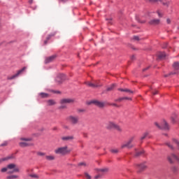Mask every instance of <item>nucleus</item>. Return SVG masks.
Instances as JSON below:
<instances>
[{
  "instance_id": "f257e3e1",
  "label": "nucleus",
  "mask_w": 179,
  "mask_h": 179,
  "mask_svg": "<svg viewBox=\"0 0 179 179\" xmlns=\"http://www.w3.org/2000/svg\"><path fill=\"white\" fill-rule=\"evenodd\" d=\"M7 174H13V173H20V169L15 164H10L7 165V167H4L1 169V173H6Z\"/></svg>"
},
{
  "instance_id": "f03ea898",
  "label": "nucleus",
  "mask_w": 179,
  "mask_h": 179,
  "mask_svg": "<svg viewBox=\"0 0 179 179\" xmlns=\"http://www.w3.org/2000/svg\"><path fill=\"white\" fill-rule=\"evenodd\" d=\"M72 152V150L69 149L68 146L65 145L64 147H60L55 150V153L56 155H69Z\"/></svg>"
},
{
  "instance_id": "7ed1b4c3",
  "label": "nucleus",
  "mask_w": 179,
  "mask_h": 179,
  "mask_svg": "<svg viewBox=\"0 0 179 179\" xmlns=\"http://www.w3.org/2000/svg\"><path fill=\"white\" fill-rule=\"evenodd\" d=\"M20 141H22L19 143V145L20 148H27L29 146H33V143L31 141L33 139L31 138H20Z\"/></svg>"
},
{
  "instance_id": "20e7f679",
  "label": "nucleus",
  "mask_w": 179,
  "mask_h": 179,
  "mask_svg": "<svg viewBox=\"0 0 179 179\" xmlns=\"http://www.w3.org/2000/svg\"><path fill=\"white\" fill-rule=\"evenodd\" d=\"M106 129H116V131H118L119 132L122 131V129L120 125L111 121L106 124Z\"/></svg>"
},
{
  "instance_id": "39448f33",
  "label": "nucleus",
  "mask_w": 179,
  "mask_h": 179,
  "mask_svg": "<svg viewBox=\"0 0 179 179\" xmlns=\"http://www.w3.org/2000/svg\"><path fill=\"white\" fill-rule=\"evenodd\" d=\"M155 124L159 129H164V131H169L170 129V127L166 120H164L161 124H159L157 122H155Z\"/></svg>"
},
{
  "instance_id": "423d86ee",
  "label": "nucleus",
  "mask_w": 179,
  "mask_h": 179,
  "mask_svg": "<svg viewBox=\"0 0 179 179\" xmlns=\"http://www.w3.org/2000/svg\"><path fill=\"white\" fill-rule=\"evenodd\" d=\"M67 120L72 124V125L79 124V116L78 115H70L67 117Z\"/></svg>"
},
{
  "instance_id": "0eeeda50",
  "label": "nucleus",
  "mask_w": 179,
  "mask_h": 179,
  "mask_svg": "<svg viewBox=\"0 0 179 179\" xmlns=\"http://www.w3.org/2000/svg\"><path fill=\"white\" fill-rule=\"evenodd\" d=\"M134 139H135L134 137H131L129 139L127 142L122 145V149H124V148H127L128 149H132L134 148V144H132V142H134Z\"/></svg>"
},
{
  "instance_id": "6e6552de",
  "label": "nucleus",
  "mask_w": 179,
  "mask_h": 179,
  "mask_svg": "<svg viewBox=\"0 0 179 179\" xmlns=\"http://www.w3.org/2000/svg\"><path fill=\"white\" fill-rule=\"evenodd\" d=\"M92 104H94L95 106H97V107H99L100 108H103L104 106H106V103L104 102H101L100 101L94 100L91 102Z\"/></svg>"
},
{
  "instance_id": "1a4fd4ad",
  "label": "nucleus",
  "mask_w": 179,
  "mask_h": 179,
  "mask_svg": "<svg viewBox=\"0 0 179 179\" xmlns=\"http://www.w3.org/2000/svg\"><path fill=\"white\" fill-rule=\"evenodd\" d=\"M146 167L147 166L145 162L137 164V170L138 173H141V171H143V170H145Z\"/></svg>"
},
{
  "instance_id": "9d476101",
  "label": "nucleus",
  "mask_w": 179,
  "mask_h": 179,
  "mask_svg": "<svg viewBox=\"0 0 179 179\" xmlns=\"http://www.w3.org/2000/svg\"><path fill=\"white\" fill-rule=\"evenodd\" d=\"M23 72H24V69H22L18 71L16 74L10 76V77H8V80H12V79H15V78H17V76H19V75H22V73H23Z\"/></svg>"
},
{
  "instance_id": "9b49d317",
  "label": "nucleus",
  "mask_w": 179,
  "mask_h": 179,
  "mask_svg": "<svg viewBox=\"0 0 179 179\" xmlns=\"http://www.w3.org/2000/svg\"><path fill=\"white\" fill-rule=\"evenodd\" d=\"M65 79H66L65 75L59 74L56 78V82H57V83H62V82H64Z\"/></svg>"
},
{
  "instance_id": "f8f14e48",
  "label": "nucleus",
  "mask_w": 179,
  "mask_h": 179,
  "mask_svg": "<svg viewBox=\"0 0 179 179\" xmlns=\"http://www.w3.org/2000/svg\"><path fill=\"white\" fill-rule=\"evenodd\" d=\"M55 58H57V56L55 55L46 57L45 59V64H50V62H52V61H54Z\"/></svg>"
},
{
  "instance_id": "ddd939ff",
  "label": "nucleus",
  "mask_w": 179,
  "mask_h": 179,
  "mask_svg": "<svg viewBox=\"0 0 179 179\" xmlns=\"http://www.w3.org/2000/svg\"><path fill=\"white\" fill-rule=\"evenodd\" d=\"M149 24H151L152 26H157L160 24V20L159 19H152L150 20Z\"/></svg>"
},
{
  "instance_id": "4468645a",
  "label": "nucleus",
  "mask_w": 179,
  "mask_h": 179,
  "mask_svg": "<svg viewBox=\"0 0 179 179\" xmlns=\"http://www.w3.org/2000/svg\"><path fill=\"white\" fill-rule=\"evenodd\" d=\"M168 160L169 162L173 163V160H177V162H179V158L177 157V155L171 154V156L168 157Z\"/></svg>"
},
{
  "instance_id": "2eb2a0df",
  "label": "nucleus",
  "mask_w": 179,
  "mask_h": 179,
  "mask_svg": "<svg viewBox=\"0 0 179 179\" xmlns=\"http://www.w3.org/2000/svg\"><path fill=\"white\" fill-rule=\"evenodd\" d=\"M85 84L90 87H100V86H102L101 84H94V83H90L89 81L85 82Z\"/></svg>"
},
{
  "instance_id": "dca6fc26",
  "label": "nucleus",
  "mask_w": 179,
  "mask_h": 179,
  "mask_svg": "<svg viewBox=\"0 0 179 179\" xmlns=\"http://www.w3.org/2000/svg\"><path fill=\"white\" fill-rule=\"evenodd\" d=\"M73 99H61L60 103L61 104H69L71 103H73Z\"/></svg>"
},
{
  "instance_id": "f3484780",
  "label": "nucleus",
  "mask_w": 179,
  "mask_h": 179,
  "mask_svg": "<svg viewBox=\"0 0 179 179\" xmlns=\"http://www.w3.org/2000/svg\"><path fill=\"white\" fill-rule=\"evenodd\" d=\"M166 58V53L164 52H159L157 54V59L162 60Z\"/></svg>"
},
{
  "instance_id": "a211bd4d",
  "label": "nucleus",
  "mask_w": 179,
  "mask_h": 179,
  "mask_svg": "<svg viewBox=\"0 0 179 179\" xmlns=\"http://www.w3.org/2000/svg\"><path fill=\"white\" fill-rule=\"evenodd\" d=\"M62 140L66 142L68 141H72L73 140V136H66L62 137Z\"/></svg>"
},
{
  "instance_id": "6ab92c4d",
  "label": "nucleus",
  "mask_w": 179,
  "mask_h": 179,
  "mask_svg": "<svg viewBox=\"0 0 179 179\" xmlns=\"http://www.w3.org/2000/svg\"><path fill=\"white\" fill-rule=\"evenodd\" d=\"M28 177H30V178H34V179H38L40 178V177L38 176V175L36 174V173H28Z\"/></svg>"
},
{
  "instance_id": "aec40b11",
  "label": "nucleus",
  "mask_w": 179,
  "mask_h": 179,
  "mask_svg": "<svg viewBox=\"0 0 179 179\" xmlns=\"http://www.w3.org/2000/svg\"><path fill=\"white\" fill-rule=\"evenodd\" d=\"M45 159H46V160H48L49 162H51L52 160H55V156H54V155H46Z\"/></svg>"
},
{
  "instance_id": "412c9836",
  "label": "nucleus",
  "mask_w": 179,
  "mask_h": 179,
  "mask_svg": "<svg viewBox=\"0 0 179 179\" xmlns=\"http://www.w3.org/2000/svg\"><path fill=\"white\" fill-rule=\"evenodd\" d=\"M54 36H55V32L48 35V36L47 37L46 40L44 41V44H47L48 40H50V38H51L52 37H54Z\"/></svg>"
},
{
  "instance_id": "4be33fe9",
  "label": "nucleus",
  "mask_w": 179,
  "mask_h": 179,
  "mask_svg": "<svg viewBox=\"0 0 179 179\" xmlns=\"http://www.w3.org/2000/svg\"><path fill=\"white\" fill-rule=\"evenodd\" d=\"M39 96L42 99H47V97H48V94L44 93V92H41V93H39Z\"/></svg>"
},
{
  "instance_id": "5701e85b",
  "label": "nucleus",
  "mask_w": 179,
  "mask_h": 179,
  "mask_svg": "<svg viewBox=\"0 0 179 179\" xmlns=\"http://www.w3.org/2000/svg\"><path fill=\"white\" fill-rule=\"evenodd\" d=\"M55 104H57V103L55 102V101H54L52 99H50L48 101V106H55Z\"/></svg>"
},
{
  "instance_id": "b1692460",
  "label": "nucleus",
  "mask_w": 179,
  "mask_h": 179,
  "mask_svg": "<svg viewBox=\"0 0 179 179\" xmlns=\"http://www.w3.org/2000/svg\"><path fill=\"white\" fill-rule=\"evenodd\" d=\"M19 178V176L17 175H10L6 177V179H16Z\"/></svg>"
},
{
  "instance_id": "393cba45",
  "label": "nucleus",
  "mask_w": 179,
  "mask_h": 179,
  "mask_svg": "<svg viewBox=\"0 0 179 179\" xmlns=\"http://www.w3.org/2000/svg\"><path fill=\"white\" fill-rule=\"evenodd\" d=\"M176 118H177V114L173 113L171 117V122H176Z\"/></svg>"
},
{
  "instance_id": "a878e982",
  "label": "nucleus",
  "mask_w": 179,
  "mask_h": 179,
  "mask_svg": "<svg viewBox=\"0 0 179 179\" xmlns=\"http://www.w3.org/2000/svg\"><path fill=\"white\" fill-rule=\"evenodd\" d=\"M148 135H149L148 132H145L140 138L141 141H143V139H145L146 137L148 136Z\"/></svg>"
},
{
  "instance_id": "bb28decb",
  "label": "nucleus",
  "mask_w": 179,
  "mask_h": 179,
  "mask_svg": "<svg viewBox=\"0 0 179 179\" xmlns=\"http://www.w3.org/2000/svg\"><path fill=\"white\" fill-rule=\"evenodd\" d=\"M114 87H115V84H113L110 87H108L106 90L107 92H111V90H113V89H114Z\"/></svg>"
},
{
  "instance_id": "cd10ccee",
  "label": "nucleus",
  "mask_w": 179,
  "mask_h": 179,
  "mask_svg": "<svg viewBox=\"0 0 179 179\" xmlns=\"http://www.w3.org/2000/svg\"><path fill=\"white\" fill-rule=\"evenodd\" d=\"M173 143H175V145H176L178 149L179 150V141H178V140H177L176 138H173Z\"/></svg>"
},
{
  "instance_id": "c85d7f7f",
  "label": "nucleus",
  "mask_w": 179,
  "mask_h": 179,
  "mask_svg": "<svg viewBox=\"0 0 179 179\" xmlns=\"http://www.w3.org/2000/svg\"><path fill=\"white\" fill-rule=\"evenodd\" d=\"M98 171H101V173H107V171H108V169L103 168V169H98Z\"/></svg>"
},
{
  "instance_id": "c756f323",
  "label": "nucleus",
  "mask_w": 179,
  "mask_h": 179,
  "mask_svg": "<svg viewBox=\"0 0 179 179\" xmlns=\"http://www.w3.org/2000/svg\"><path fill=\"white\" fill-rule=\"evenodd\" d=\"M9 159H10V157H6L2 158L0 159V163L1 162H6V160H9Z\"/></svg>"
},
{
  "instance_id": "7c9ffc66",
  "label": "nucleus",
  "mask_w": 179,
  "mask_h": 179,
  "mask_svg": "<svg viewBox=\"0 0 179 179\" xmlns=\"http://www.w3.org/2000/svg\"><path fill=\"white\" fill-rule=\"evenodd\" d=\"M149 2H152L153 3H157V2H162V0H147Z\"/></svg>"
},
{
  "instance_id": "2f4dec72",
  "label": "nucleus",
  "mask_w": 179,
  "mask_h": 179,
  "mask_svg": "<svg viewBox=\"0 0 179 179\" xmlns=\"http://www.w3.org/2000/svg\"><path fill=\"white\" fill-rule=\"evenodd\" d=\"M173 68H179V62H176L173 64Z\"/></svg>"
},
{
  "instance_id": "473e14b6",
  "label": "nucleus",
  "mask_w": 179,
  "mask_h": 179,
  "mask_svg": "<svg viewBox=\"0 0 179 179\" xmlns=\"http://www.w3.org/2000/svg\"><path fill=\"white\" fill-rule=\"evenodd\" d=\"M133 40H134V41H139V40H141V38H139V36H133Z\"/></svg>"
},
{
  "instance_id": "72a5a7b5",
  "label": "nucleus",
  "mask_w": 179,
  "mask_h": 179,
  "mask_svg": "<svg viewBox=\"0 0 179 179\" xmlns=\"http://www.w3.org/2000/svg\"><path fill=\"white\" fill-rule=\"evenodd\" d=\"M143 153H145V151L142 150L141 152H136V156H141V155H143Z\"/></svg>"
},
{
  "instance_id": "f704fd0d",
  "label": "nucleus",
  "mask_w": 179,
  "mask_h": 179,
  "mask_svg": "<svg viewBox=\"0 0 179 179\" xmlns=\"http://www.w3.org/2000/svg\"><path fill=\"white\" fill-rule=\"evenodd\" d=\"M160 3H162L164 6H167V7H169V5H170V3H169V2L164 3V2H163V0H162V2H160Z\"/></svg>"
},
{
  "instance_id": "c9c22d12",
  "label": "nucleus",
  "mask_w": 179,
  "mask_h": 179,
  "mask_svg": "<svg viewBox=\"0 0 179 179\" xmlns=\"http://www.w3.org/2000/svg\"><path fill=\"white\" fill-rule=\"evenodd\" d=\"M124 92H126V93H134V91L129 89H124Z\"/></svg>"
},
{
  "instance_id": "e433bc0d",
  "label": "nucleus",
  "mask_w": 179,
  "mask_h": 179,
  "mask_svg": "<svg viewBox=\"0 0 179 179\" xmlns=\"http://www.w3.org/2000/svg\"><path fill=\"white\" fill-rule=\"evenodd\" d=\"M111 153H117L118 150L117 149H112L110 150Z\"/></svg>"
},
{
  "instance_id": "4c0bfd02",
  "label": "nucleus",
  "mask_w": 179,
  "mask_h": 179,
  "mask_svg": "<svg viewBox=\"0 0 179 179\" xmlns=\"http://www.w3.org/2000/svg\"><path fill=\"white\" fill-rule=\"evenodd\" d=\"M38 156H45V153L42 152H38L37 153Z\"/></svg>"
},
{
  "instance_id": "58836bf2",
  "label": "nucleus",
  "mask_w": 179,
  "mask_h": 179,
  "mask_svg": "<svg viewBox=\"0 0 179 179\" xmlns=\"http://www.w3.org/2000/svg\"><path fill=\"white\" fill-rule=\"evenodd\" d=\"M166 145L168 148H170V149H173V145L170 144V143H166Z\"/></svg>"
},
{
  "instance_id": "ea45409f",
  "label": "nucleus",
  "mask_w": 179,
  "mask_h": 179,
  "mask_svg": "<svg viewBox=\"0 0 179 179\" xmlns=\"http://www.w3.org/2000/svg\"><path fill=\"white\" fill-rule=\"evenodd\" d=\"M85 176L87 179H92V176L89 173H85Z\"/></svg>"
},
{
  "instance_id": "a19ab883",
  "label": "nucleus",
  "mask_w": 179,
  "mask_h": 179,
  "mask_svg": "<svg viewBox=\"0 0 179 179\" xmlns=\"http://www.w3.org/2000/svg\"><path fill=\"white\" fill-rule=\"evenodd\" d=\"M157 15L159 17H163V13H162L160 11H157Z\"/></svg>"
},
{
  "instance_id": "79ce46f5",
  "label": "nucleus",
  "mask_w": 179,
  "mask_h": 179,
  "mask_svg": "<svg viewBox=\"0 0 179 179\" xmlns=\"http://www.w3.org/2000/svg\"><path fill=\"white\" fill-rule=\"evenodd\" d=\"M178 73V69H175V72L174 73H171L170 75H174L176 73Z\"/></svg>"
},
{
  "instance_id": "37998d69",
  "label": "nucleus",
  "mask_w": 179,
  "mask_h": 179,
  "mask_svg": "<svg viewBox=\"0 0 179 179\" xmlns=\"http://www.w3.org/2000/svg\"><path fill=\"white\" fill-rule=\"evenodd\" d=\"M166 23H167V24H170L171 23V20L170 18H167Z\"/></svg>"
},
{
  "instance_id": "c03bdc74",
  "label": "nucleus",
  "mask_w": 179,
  "mask_h": 179,
  "mask_svg": "<svg viewBox=\"0 0 179 179\" xmlns=\"http://www.w3.org/2000/svg\"><path fill=\"white\" fill-rule=\"evenodd\" d=\"M7 145H8V143L4 142V143H1V144L0 145V146H1V147H2V146H6Z\"/></svg>"
},
{
  "instance_id": "a18cd8bd",
  "label": "nucleus",
  "mask_w": 179,
  "mask_h": 179,
  "mask_svg": "<svg viewBox=\"0 0 179 179\" xmlns=\"http://www.w3.org/2000/svg\"><path fill=\"white\" fill-rule=\"evenodd\" d=\"M94 85H100V81L99 80H95L94 81Z\"/></svg>"
},
{
  "instance_id": "49530a36",
  "label": "nucleus",
  "mask_w": 179,
  "mask_h": 179,
  "mask_svg": "<svg viewBox=\"0 0 179 179\" xmlns=\"http://www.w3.org/2000/svg\"><path fill=\"white\" fill-rule=\"evenodd\" d=\"M78 166H86V163L80 162V163L78 164Z\"/></svg>"
},
{
  "instance_id": "de8ad7c7",
  "label": "nucleus",
  "mask_w": 179,
  "mask_h": 179,
  "mask_svg": "<svg viewBox=\"0 0 179 179\" xmlns=\"http://www.w3.org/2000/svg\"><path fill=\"white\" fill-rule=\"evenodd\" d=\"M122 100H124V97L116 99V101H122Z\"/></svg>"
},
{
  "instance_id": "09e8293b",
  "label": "nucleus",
  "mask_w": 179,
  "mask_h": 179,
  "mask_svg": "<svg viewBox=\"0 0 179 179\" xmlns=\"http://www.w3.org/2000/svg\"><path fill=\"white\" fill-rule=\"evenodd\" d=\"M124 100H132L131 98H129V97H123Z\"/></svg>"
},
{
  "instance_id": "8fccbe9b",
  "label": "nucleus",
  "mask_w": 179,
  "mask_h": 179,
  "mask_svg": "<svg viewBox=\"0 0 179 179\" xmlns=\"http://www.w3.org/2000/svg\"><path fill=\"white\" fill-rule=\"evenodd\" d=\"M101 177V175H97L94 177L95 179L100 178Z\"/></svg>"
},
{
  "instance_id": "3c124183",
  "label": "nucleus",
  "mask_w": 179,
  "mask_h": 179,
  "mask_svg": "<svg viewBox=\"0 0 179 179\" xmlns=\"http://www.w3.org/2000/svg\"><path fill=\"white\" fill-rule=\"evenodd\" d=\"M78 113H85V109L78 110Z\"/></svg>"
},
{
  "instance_id": "603ef678",
  "label": "nucleus",
  "mask_w": 179,
  "mask_h": 179,
  "mask_svg": "<svg viewBox=\"0 0 179 179\" xmlns=\"http://www.w3.org/2000/svg\"><path fill=\"white\" fill-rule=\"evenodd\" d=\"M157 93H158L157 90H155V92H152V94H154V95L157 94Z\"/></svg>"
},
{
  "instance_id": "864d4df0",
  "label": "nucleus",
  "mask_w": 179,
  "mask_h": 179,
  "mask_svg": "<svg viewBox=\"0 0 179 179\" xmlns=\"http://www.w3.org/2000/svg\"><path fill=\"white\" fill-rule=\"evenodd\" d=\"M118 90H119L120 92H124V89L119 88Z\"/></svg>"
},
{
  "instance_id": "5fc2aeb1",
  "label": "nucleus",
  "mask_w": 179,
  "mask_h": 179,
  "mask_svg": "<svg viewBox=\"0 0 179 179\" xmlns=\"http://www.w3.org/2000/svg\"><path fill=\"white\" fill-rule=\"evenodd\" d=\"M112 106H113L114 107H118V105H117V103H113Z\"/></svg>"
},
{
  "instance_id": "6e6d98bb",
  "label": "nucleus",
  "mask_w": 179,
  "mask_h": 179,
  "mask_svg": "<svg viewBox=\"0 0 179 179\" xmlns=\"http://www.w3.org/2000/svg\"><path fill=\"white\" fill-rule=\"evenodd\" d=\"M29 3L30 4L33 3V0H29Z\"/></svg>"
},
{
  "instance_id": "4d7b16f0",
  "label": "nucleus",
  "mask_w": 179,
  "mask_h": 179,
  "mask_svg": "<svg viewBox=\"0 0 179 179\" xmlns=\"http://www.w3.org/2000/svg\"><path fill=\"white\" fill-rule=\"evenodd\" d=\"M131 59H135V55L131 56Z\"/></svg>"
},
{
  "instance_id": "13d9d810",
  "label": "nucleus",
  "mask_w": 179,
  "mask_h": 179,
  "mask_svg": "<svg viewBox=\"0 0 179 179\" xmlns=\"http://www.w3.org/2000/svg\"><path fill=\"white\" fill-rule=\"evenodd\" d=\"M55 93L59 94L61 92L59 91H56V92H55Z\"/></svg>"
}]
</instances>
